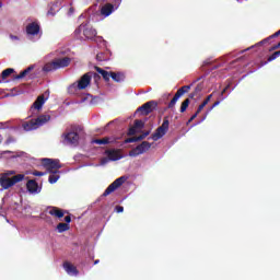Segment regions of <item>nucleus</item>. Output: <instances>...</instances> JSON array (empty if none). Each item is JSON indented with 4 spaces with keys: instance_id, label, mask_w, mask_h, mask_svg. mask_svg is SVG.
<instances>
[{
    "instance_id": "nucleus-6",
    "label": "nucleus",
    "mask_w": 280,
    "mask_h": 280,
    "mask_svg": "<svg viewBox=\"0 0 280 280\" xmlns=\"http://www.w3.org/2000/svg\"><path fill=\"white\" fill-rule=\"evenodd\" d=\"M83 32V36L85 38H88L89 40H93V38H95V36H97V31L91 26H86V25H80L75 31H74V35L77 38H79V35L82 34Z\"/></svg>"
},
{
    "instance_id": "nucleus-3",
    "label": "nucleus",
    "mask_w": 280,
    "mask_h": 280,
    "mask_svg": "<svg viewBox=\"0 0 280 280\" xmlns=\"http://www.w3.org/2000/svg\"><path fill=\"white\" fill-rule=\"evenodd\" d=\"M49 119H51V116L40 115L35 119H31V120L24 122L22 126H23L24 130H26V132H30L32 130H37V128H40V126H45V124H47V121H49Z\"/></svg>"
},
{
    "instance_id": "nucleus-18",
    "label": "nucleus",
    "mask_w": 280,
    "mask_h": 280,
    "mask_svg": "<svg viewBox=\"0 0 280 280\" xmlns=\"http://www.w3.org/2000/svg\"><path fill=\"white\" fill-rule=\"evenodd\" d=\"M149 136L150 131H144L140 136L125 139V143H137V141H143V139Z\"/></svg>"
},
{
    "instance_id": "nucleus-5",
    "label": "nucleus",
    "mask_w": 280,
    "mask_h": 280,
    "mask_svg": "<svg viewBox=\"0 0 280 280\" xmlns=\"http://www.w3.org/2000/svg\"><path fill=\"white\" fill-rule=\"evenodd\" d=\"M42 164L49 174H59L58 170L62 167L60 160H51L49 158L42 159Z\"/></svg>"
},
{
    "instance_id": "nucleus-8",
    "label": "nucleus",
    "mask_w": 280,
    "mask_h": 280,
    "mask_svg": "<svg viewBox=\"0 0 280 280\" xmlns=\"http://www.w3.org/2000/svg\"><path fill=\"white\" fill-rule=\"evenodd\" d=\"M190 90H191V85H184L179 88L175 93L174 97L168 103L167 108H174L176 106V102H178V100H180V97H183L185 93H189Z\"/></svg>"
},
{
    "instance_id": "nucleus-4",
    "label": "nucleus",
    "mask_w": 280,
    "mask_h": 280,
    "mask_svg": "<svg viewBox=\"0 0 280 280\" xmlns=\"http://www.w3.org/2000/svg\"><path fill=\"white\" fill-rule=\"evenodd\" d=\"M25 180L24 174H18L12 177H8V175H1L0 176V186L2 189H10L11 187H14L16 183H21Z\"/></svg>"
},
{
    "instance_id": "nucleus-38",
    "label": "nucleus",
    "mask_w": 280,
    "mask_h": 280,
    "mask_svg": "<svg viewBox=\"0 0 280 280\" xmlns=\"http://www.w3.org/2000/svg\"><path fill=\"white\" fill-rule=\"evenodd\" d=\"M277 49H280V42H279L278 44L273 45V46L269 49V51H277Z\"/></svg>"
},
{
    "instance_id": "nucleus-9",
    "label": "nucleus",
    "mask_w": 280,
    "mask_h": 280,
    "mask_svg": "<svg viewBox=\"0 0 280 280\" xmlns=\"http://www.w3.org/2000/svg\"><path fill=\"white\" fill-rule=\"evenodd\" d=\"M126 183V177L121 176L118 177L116 180H114L103 192V196H110V194H113L114 191H117V189H119V187H121V185H124Z\"/></svg>"
},
{
    "instance_id": "nucleus-30",
    "label": "nucleus",
    "mask_w": 280,
    "mask_h": 280,
    "mask_svg": "<svg viewBox=\"0 0 280 280\" xmlns=\"http://www.w3.org/2000/svg\"><path fill=\"white\" fill-rule=\"evenodd\" d=\"M279 56H280V50L275 51L271 56L267 58V61L265 62V65H268V62H272V60H277Z\"/></svg>"
},
{
    "instance_id": "nucleus-10",
    "label": "nucleus",
    "mask_w": 280,
    "mask_h": 280,
    "mask_svg": "<svg viewBox=\"0 0 280 280\" xmlns=\"http://www.w3.org/2000/svg\"><path fill=\"white\" fill-rule=\"evenodd\" d=\"M159 103L156 101H149L144 103L142 106L138 107L137 113H141L142 115H150V113H154Z\"/></svg>"
},
{
    "instance_id": "nucleus-24",
    "label": "nucleus",
    "mask_w": 280,
    "mask_h": 280,
    "mask_svg": "<svg viewBox=\"0 0 280 280\" xmlns=\"http://www.w3.org/2000/svg\"><path fill=\"white\" fill-rule=\"evenodd\" d=\"M92 143H96V145H108L110 143V138L105 137L103 139H94Z\"/></svg>"
},
{
    "instance_id": "nucleus-34",
    "label": "nucleus",
    "mask_w": 280,
    "mask_h": 280,
    "mask_svg": "<svg viewBox=\"0 0 280 280\" xmlns=\"http://www.w3.org/2000/svg\"><path fill=\"white\" fill-rule=\"evenodd\" d=\"M96 60H98V62H104V54L103 52L97 54Z\"/></svg>"
},
{
    "instance_id": "nucleus-39",
    "label": "nucleus",
    "mask_w": 280,
    "mask_h": 280,
    "mask_svg": "<svg viewBox=\"0 0 280 280\" xmlns=\"http://www.w3.org/2000/svg\"><path fill=\"white\" fill-rule=\"evenodd\" d=\"M92 74H91V77L93 75V79H94V81L95 82H97L98 80H101L102 79V77H100V74H97V73H93V72H91Z\"/></svg>"
},
{
    "instance_id": "nucleus-43",
    "label": "nucleus",
    "mask_w": 280,
    "mask_h": 280,
    "mask_svg": "<svg viewBox=\"0 0 280 280\" xmlns=\"http://www.w3.org/2000/svg\"><path fill=\"white\" fill-rule=\"evenodd\" d=\"M215 106H220V101H215L213 103V105L209 108V110H213V108H215Z\"/></svg>"
},
{
    "instance_id": "nucleus-37",
    "label": "nucleus",
    "mask_w": 280,
    "mask_h": 280,
    "mask_svg": "<svg viewBox=\"0 0 280 280\" xmlns=\"http://www.w3.org/2000/svg\"><path fill=\"white\" fill-rule=\"evenodd\" d=\"M33 176H45V172H40V171H34L33 173Z\"/></svg>"
},
{
    "instance_id": "nucleus-17",
    "label": "nucleus",
    "mask_w": 280,
    "mask_h": 280,
    "mask_svg": "<svg viewBox=\"0 0 280 280\" xmlns=\"http://www.w3.org/2000/svg\"><path fill=\"white\" fill-rule=\"evenodd\" d=\"M31 71H34V66H30L25 70L20 72V74L14 75L13 80H23V78H27V75H28V79L32 80V78H34V75L30 74Z\"/></svg>"
},
{
    "instance_id": "nucleus-40",
    "label": "nucleus",
    "mask_w": 280,
    "mask_h": 280,
    "mask_svg": "<svg viewBox=\"0 0 280 280\" xmlns=\"http://www.w3.org/2000/svg\"><path fill=\"white\" fill-rule=\"evenodd\" d=\"M229 86H230V85H226V86L222 90V92H221V101L224 100V94L226 93V91H229Z\"/></svg>"
},
{
    "instance_id": "nucleus-1",
    "label": "nucleus",
    "mask_w": 280,
    "mask_h": 280,
    "mask_svg": "<svg viewBox=\"0 0 280 280\" xmlns=\"http://www.w3.org/2000/svg\"><path fill=\"white\" fill-rule=\"evenodd\" d=\"M82 130V126L72 125L70 131L62 133L63 141H66V143H70V145H78Z\"/></svg>"
},
{
    "instance_id": "nucleus-51",
    "label": "nucleus",
    "mask_w": 280,
    "mask_h": 280,
    "mask_svg": "<svg viewBox=\"0 0 280 280\" xmlns=\"http://www.w3.org/2000/svg\"><path fill=\"white\" fill-rule=\"evenodd\" d=\"M3 3L0 2V8H2Z\"/></svg>"
},
{
    "instance_id": "nucleus-29",
    "label": "nucleus",
    "mask_w": 280,
    "mask_h": 280,
    "mask_svg": "<svg viewBox=\"0 0 280 280\" xmlns=\"http://www.w3.org/2000/svg\"><path fill=\"white\" fill-rule=\"evenodd\" d=\"M145 122H143V120L140 119H136L133 122V127L136 130H141V128H144Z\"/></svg>"
},
{
    "instance_id": "nucleus-42",
    "label": "nucleus",
    "mask_w": 280,
    "mask_h": 280,
    "mask_svg": "<svg viewBox=\"0 0 280 280\" xmlns=\"http://www.w3.org/2000/svg\"><path fill=\"white\" fill-rule=\"evenodd\" d=\"M203 108H205L203 105L200 104V105L198 106L197 110H196V114H197V115H200V113H202V109H203Z\"/></svg>"
},
{
    "instance_id": "nucleus-16",
    "label": "nucleus",
    "mask_w": 280,
    "mask_h": 280,
    "mask_svg": "<svg viewBox=\"0 0 280 280\" xmlns=\"http://www.w3.org/2000/svg\"><path fill=\"white\" fill-rule=\"evenodd\" d=\"M63 269L68 275H72L73 277H78V275L80 273V271H78V267L73 266V264L69 261L63 262Z\"/></svg>"
},
{
    "instance_id": "nucleus-36",
    "label": "nucleus",
    "mask_w": 280,
    "mask_h": 280,
    "mask_svg": "<svg viewBox=\"0 0 280 280\" xmlns=\"http://www.w3.org/2000/svg\"><path fill=\"white\" fill-rule=\"evenodd\" d=\"M10 143H14V138L12 136H9V138L5 140V145H10Z\"/></svg>"
},
{
    "instance_id": "nucleus-44",
    "label": "nucleus",
    "mask_w": 280,
    "mask_h": 280,
    "mask_svg": "<svg viewBox=\"0 0 280 280\" xmlns=\"http://www.w3.org/2000/svg\"><path fill=\"white\" fill-rule=\"evenodd\" d=\"M196 117H198V114L195 113L189 119L187 124H191V121H194V119H196Z\"/></svg>"
},
{
    "instance_id": "nucleus-41",
    "label": "nucleus",
    "mask_w": 280,
    "mask_h": 280,
    "mask_svg": "<svg viewBox=\"0 0 280 280\" xmlns=\"http://www.w3.org/2000/svg\"><path fill=\"white\" fill-rule=\"evenodd\" d=\"M115 210L117 211V213H124V207L122 206H116Z\"/></svg>"
},
{
    "instance_id": "nucleus-31",
    "label": "nucleus",
    "mask_w": 280,
    "mask_h": 280,
    "mask_svg": "<svg viewBox=\"0 0 280 280\" xmlns=\"http://www.w3.org/2000/svg\"><path fill=\"white\" fill-rule=\"evenodd\" d=\"M202 91V88H200V85H197L195 91L191 92L189 95H188V100H194V97H196V95H198V93H200Z\"/></svg>"
},
{
    "instance_id": "nucleus-12",
    "label": "nucleus",
    "mask_w": 280,
    "mask_h": 280,
    "mask_svg": "<svg viewBox=\"0 0 280 280\" xmlns=\"http://www.w3.org/2000/svg\"><path fill=\"white\" fill-rule=\"evenodd\" d=\"M91 75H92V72H88L81 77L78 83V89L80 91H84V89H86V86L91 84Z\"/></svg>"
},
{
    "instance_id": "nucleus-33",
    "label": "nucleus",
    "mask_w": 280,
    "mask_h": 280,
    "mask_svg": "<svg viewBox=\"0 0 280 280\" xmlns=\"http://www.w3.org/2000/svg\"><path fill=\"white\" fill-rule=\"evenodd\" d=\"M129 137H135L137 135V129L135 126L130 127L127 133Z\"/></svg>"
},
{
    "instance_id": "nucleus-52",
    "label": "nucleus",
    "mask_w": 280,
    "mask_h": 280,
    "mask_svg": "<svg viewBox=\"0 0 280 280\" xmlns=\"http://www.w3.org/2000/svg\"><path fill=\"white\" fill-rule=\"evenodd\" d=\"M70 12H73V9H70Z\"/></svg>"
},
{
    "instance_id": "nucleus-13",
    "label": "nucleus",
    "mask_w": 280,
    "mask_h": 280,
    "mask_svg": "<svg viewBox=\"0 0 280 280\" xmlns=\"http://www.w3.org/2000/svg\"><path fill=\"white\" fill-rule=\"evenodd\" d=\"M39 32H40V25H38V23L32 22V23L27 24V26H26L27 36H37V34H39Z\"/></svg>"
},
{
    "instance_id": "nucleus-2",
    "label": "nucleus",
    "mask_w": 280,
    "mask_h": 280,
    "mask_svg": "<svg viewBox=\"0 0 280 280\" xmlns=\"http://www.w3.org/2000/svg\"><path fill=\"white\" fill-rule=\"evenodd\" d=\"M71 65V58L63 57L52 60L51 62L46 63L43 67V71L49 73L50 71H58V69H65V67H69Z\"/></svg>"
},
{
    "instance_id": "nucleus-15",
    "label": "nucleus",
    "mask_w": 280,
    "mask_h": 280,
    "mask_svg": "<svg viewBox=\"0 0 280 280\" xmlns=\"http://www.w3.org/2000/svg\"><path fill=\"white\" fill-rule=\"evenodd\" d=\"M47 213L49 215H52L54 218H65V210L58 208V207H48L47 208Z\"/></svg>"
},
{
    "instance_id": "nucleus-27",
    "label": "nucleus",
    "mask_w": 280,
    "mask_h": 280,
    "mask_svg": "<svg viewBox=\"0 0 280 280\" xmlns=\"http://www.w3.org/2000/svg\"><path fill=\"white\" fill-rule=\"evenodd\" d=\"M60 175L58 173H51L48 177V183H50V185H54L55 183H58Z\"/></svg>"
},
{
    "instance_id": "nucleus-32",
    "label": "nucleus",
    "mask_w": 280,
    "mask_h": 280,
    "mask_svg": "<svg viewBox=\"0 0 280 280\" xmlns=\"http://www.w3.org/2000/svg\"><path fill=\"white\" fill-rule=\"evenodd\" d=\"M189 104H190V101L189 98H186L182 105H180V113H185V110H187V108H189Z\"/></svg>"
},
{
    "instance_id": "nucleus-35",
    "label": "nucleus",
    "mask_w": 280,
    "mask_h": 280,
    "mask_svg": "<svg viewBox=\"0 0 280 280\" xmlns=\"http://www.w3.org/2000/svg\"><path fill=\"white\" fill-rule=\"evenodd\" d=\"M14 174H16L15 171H8V172L3 173L2 175H7V178H10V176H14Z\"/></svg>"
},
{
    "instance_id": "nucleus-50",
    "label": "nucleus",
    "mask_w": 280,
    "mask_h": 280,
    "mask_svg": "<svg viewBox=\"0 0 280 280\" xmlns=\"http://www.w3.org/2000/svg\"><path fill=\"white\" fill-rule=\"evenodd\" d=\"M3 142V136L0 135V143Z\"/></svg>"
},
{
    "instance_id": "nucleus-7",
    "label": "nucleus",
    "mask_w": 280,
    "mask_h": 280,
    "mask_svg": "<svg viewBox=\"0 0 280 280\" xmlns=\"http://www.w3.org/2000/svg\"><path fill=\"white\" fill-rule=\"evenodd\" d=\"M167 130H170V118L164 117L162 125L152 135L153 141H159V139H163V137L167 135Z\"/></svg>"
},
{
    "instance_id": "nucleus-46",
    "label": "nucleus",
    "mask_w": 280,
    "mask_h": 280,
    "mask_svg": "<svg viewBox=\"0 0 280 280\" xmlns=\"http://www.w3.org/2000/svg\"><path fill=\"white\" fill-rule=\"evenodd\" d=\"M9 36H10L11 40H19V36H16V35L10 34Z\"/></svg>"
},
{
    "instance_id": "nucleus-45",
    "label": "nucleus",
    "mask_w": 280,
    "mask_h": 280,
    "mask_svg": "<svg viewBox=\"0 0 280 280\" xmlns=\"http://www.w3.org/2000/svg\"><path fill=\"white\" fill-rule=\"evenodd\" d=\"M66 224H71V215L65 217Z\"/></svg>"
},
{
    "instance_id": "nucleus-26",
    "label": "nucleus",
    "mask_w": 280,
    "mask_h": 280,
    "mask_svg": "<svg viewBox=\"0 0 280 280\" xmlns=\"http://www.w3.org/2000/svg\"><path fill=\"white\" fill-rule=\"evenodd\" d=\"M12 73H14V68H8V69L2 71L1 79L2 80H8V78L11 77Z\"/></svg>"
},
{
    "instance_id": "nucleus-14",
    "label": "nucleus",
    "mask_w": 280,
    "mask_h": 280,
    "mask_svg": "<svg viewBox=\"0 0 280 280\" xmlns=\"http://www.w3.org/2000/svg\"><path fill=\"white\" fill-rule=\"evenodd\" d=\"M26 189L28 194H40V188H38V183L36 179H30L26 183Z\"/></svg>"
},
{
    "instance_id": "nucleus-20",
    "label": "nucleus",
    "mask_w": 280,
    "mask_h": 280,
    "mask_svg": "<svg viewBox=\"0 0 280 280\" xmlns=\"http://www.w3.org/2000/svg\"><path fill=\"white\" fill-rule=\"evenodd\" d=\"M105 153L107 154L109 161H119V159H121V153H119V150H106Z\"/></svg>"
},
{
    "instance_id": "nucleus-21",
    "label": "nucleus",
    "mask_w": 280,
    "mask_h": 280,
    "mask_svg": "<svg viewBox=\"0 0 280 280\" xmlns=\"http://www.w3.org/2000/svg\"><path fill=\"white\" fill-rule=\"evenodd\" d=\"M95 71H97L100 73V75H102L103 80L105 82H110V75H112V71L108 72L100 67H94Z\"/></svg>"
},
{
    "instance_id": "nucleus-11",
    "label": "nucleus",
    "mask_w": 280,
    "mask_h": 280,
    "mask_svg": "<svg viewBox=\"0 0 280 280\" xmlns=\"http://www.w3.org/2000/svg\"><path fill=\"white\" fill-rule=\"evenodd\" d=\"M150 148H152V144L148 141H143L141 144L129 151V156H139L140 154H145Z\"/></svg>"
},
{
    "instance_id": "nucleus-49",
    "label": "nucleus",
    "mask_w": 280,
    "mask_h": 280,
    "mask_svg": "<svg viewBox=\"0 0 280 280\" xmlns=\"http://www.w3.org/2000/svg\"><path fill=\"white\" fill-rule=\"evenodd\" d=\"M97 264H100V259H96V260L94 261V266H97Z\"/></svg>"
},
{
    "instance_id": "nucleus-23",
    "label": "nucleus",
    "mask_w": 280,
    "mask_h": 280,
    "mask_svg": "<svg viewBox=\"0 0 280 280\" xmlns=\"http://www.w3.org/2000/svg\"><path fill=\"white\" fill-rule=\"evenodd\" d=\"M43 104H45V96L40 95L33 103L32 108H35V110H40V108H43Z\"/></svg>"
},
{
    "instance_id": "nucleus-25",
    "label": "nucleus",
    "mask_w": 280,
    "mask_h": 280,
    "mask_svg": "<svg viewBox=\"0 0 280 280\" xmlns=\"http://www.w3.org/2000/svg\"><path fill=\"white\" fill-rule=\"evenodd\" d=\"M69 229H71V226L69 225V223H58V224H57V231H58V233H65L66 231H69Z\"/></svg>"
},
{
    "instance_id": "nucleus-19",
    "label": "nucleus",
    "mask_w": 280,
    "mask_h": 280,
    "mask_svg": "<svg viewBox=\"0 0 280 280\" xmlns=\"http://www.w3.org/2000/svg\"><path fill=\"white\" fill-rule=\"evenodd\" d=\"M113 12H115V5H113L110 3H106L101 9L102 16H110L113 14Z\"/></svg>"
},
{
    "instance_id": "nucleus-22",
    "label": "nucleus",
    "mask_w": 280,
    "mask_h": 280,
    "mask_svg": "<svg viewBox=\"0 0 280 280\" xmlns=\"http://www.w3.org/2000/svg\"><path fill=\"white\" fill-rule=\"evenodd\" d=\"M110 78L112 80H114V82H124L126 80V74H124L122 72L112 71Z\"/></svg>"
},
{
    "instance_id": "nucleus-47",
    "label": "nucleus",
    "mask_w": 280,
    "mask_h": 280,
    "mask_svg": "<svg viewBox=\"0 0 280 280\" xmlns=\"http://www.w3.org/2000/svg\"><path fill=\"white\" fill-rule=\"evenodd\" d=\"M211 97H213V94L208 95V96L206 97V101H208V103L211 102Z\"/></svg>"
},
{
    "instance_id": "nucleus-48",
    "label": "nucleus",
    "mask_w": 280,
    "mask_h": 280,
    "mask_svg": "<svg viewBox=\"0 0 280 280\" xmlns=\"http://www.w3.org/2000/svg\"><path fill=\"white\" fill-rule=\"evenodd\" d=\"M207 104H209V103H208V101H206V98H205L203 102L201 103V106L205 108V106H207Z\"/></svg>"
},
{
    "instance_id": "nucleus-28",
    "label": "nucleus",
    "mask_w": 280,
    "mask_h": 280,
    "mask_svg": "<svg viewBox=\"0 0 280 280\" xmlns=\"http://www.w3.org/2000/svg\"><path fill=\"white\" fill-rule=\"evenodd\" d=\"M277 36H280V30L277 31L275 34L270 35L269 37L262 39L260 43H258L257 45H264L266 43H268V40H270L271 38H277Z\"/></svg>"
}]
</instances>
